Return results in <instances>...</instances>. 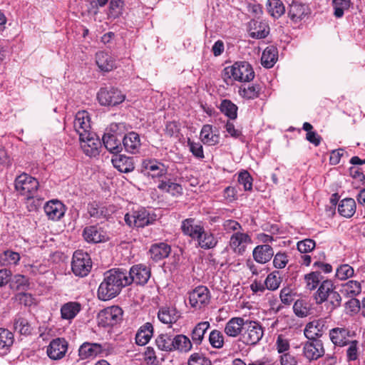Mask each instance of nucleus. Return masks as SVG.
Listing matches in <instances>:
<instances>
[{
	"instance_id": "e433bc0d",
	"label": "nucleus",
	"mask_w": 365,
	"mask_h": 365,
	"mask_svg": "<svg viewBox=\"0 0 365 365\" xmlns=\"http://www.w3.org/2000/svg\"><path fill=\"white\" fill-rule=\"evenodd\" d=\"M158 318L162 323L168 324L176 322L179 315L177 310L174 308L162 307L158 311Z\"/></svg>"
},
{
	"instance_id": "5fc2aeb1",
	"label": "nucleus",
	"mask_w": 365,
	"mask_h": 365,
	"mask_svg": "<svg viewBox=\"0 0 365 365\" xmlns=\"http://www.w3.org/2000/svg\"><path fill=\"white\" fill-rule=\"evenodd\" d=\"M341 302V297L340 294L334 290L329 294L324 303H325V306L328 312H331L335 309L340 307Z\"/></svg>"
},
{
	"instance_id": "6e6d98bb",
	"label": "nucleus",
	"mask_w": 365,
	"mask_h": 365,
	"mask_svg": "<svg viewBox=\"0 0 365 365\" xmlns=\"http://www.w3.org/2000/svg\"><path fill=\"white\" fill-rule=\"evenodd\" d=\"M323 277L320 272H312L304 276L307 283V288L309 290L315 289Z\"/></svg>"
},
{
	"instance_id": "f257e3e1",
	"label": "nucleus",
	"mask_w": 365,
	"mask_h": 365,
	"mask_svg": "<svg viewBox=\"0 0 365 365\" xmlns=\"http://www.w3.org/2000/svg\"><path fill=\"white\" fill-rule=\"evenodd\" d=\"M128 280L126 269L118 268L106 271L98 289V299L107 301L115 297L123 287L128 286Z\"/></svg>"
},
{
	"instance_id": "774afa93",
	"label": "nucleus",
	"mask_w": 365,
	"mask_h": 365,
	"mask_svg": "<svg viewBox=\"0 0 365 365\" xmlns=\"http://www.w3.org/2000/svg\"><path fill=\"white\" fill-rule=\"evenodd\" d=\"M123 6L124 0H110L108 15L113 18L118 17Z\"/></svg>"
},
{
	"instance_id": "4d7b16f0",
	"label": "nucleus",
	"mask_w": 365,
	"mask_h": 365,
	"mask_svg": "<svg viewBox=\"0 0 365 365\" xmlns=\"http://www.w3.org/2000/svg\"><path fill=\"white\" fill-rule=\"evenodd\" d=\"M281 283V278L279 276L278 271H274L269 274L265 279L264 284L269 290H276L279 288Z\"/></svg>"
},
{
	"instance_id": "c756f323",
	"label": "nucleus",
	"mask_w": 365,
	"mask_h": 365,
	"mask_svg": "<svg viewBox=\"0 0 365 365\" xmlns=\"http://www.w3.org/2000/svg\"><path fill=\"white\" fill-rule=\"evenodd\" d=\"M197 245L204 250L213 249L217 245V238L210 231H206L202 228V232H200L197 237Z\"/></svg>"
},
{
	"instance_id": "f704fd0d",
	"label": "nucleus",
	"mask_w": 365,
	"mask_h": 365,
	"mask_svg": "<svg viewBox=\"0 0 365 365\" xmlns=\"http://www.w3.org/2000/svg\"><path fill=\"white\" fill-rule=\"evenodd\" d=\"M278 58L277 48L274 46H267L261 57L262 65L267 68L273 67Z\"/></svg>"
},
{
	"instance_id": "f3484780",
	"label": "nucleus",
	"mask_w": 365,
	"mask_h": 365,
	"mask_svg": "<svg viewBox=\"0 0 365 365\" xmlns=\"http://www.w3.org/2000/svg\"><path fill=\"white\" fill-rule=\"evenodd\" d=\"M106 344L84 342L78 349V354L83 359L95 357L106 351Z\"/></svg>"
},
{
	"instance_id": "69168bd1",
	"label": "nucleus",
	"mask_w": 365,
	"mask_h": 365,
	"mask_svg": "<svg viewBox=\"0 0 365 365\" xmlns=\"http://www.w3.org/2000/svg\"><path fill=\"white\" fill-rule=\"evenodd\" d=\"M252 178L247 170H243L239 173L238 182L243 185L244 190L250 191L252 190Z\"/></svg>"
},
{
	"instance_id": "ddd939ff",
	"label": "nucleus",
	"mask_w": 365,
	"mask_h": 365,
	"mask_svg": "<svg viewBox=\"0 0 365 365\" xmlns=\"http://www.w3.org/2000/svg\"><path fill=\"white\" fill-rule=\"evenodd\" d=\"M325 352L322 340H309L303 344V356L309 361L317 360Z\"/></svg>"
},
{
	"instance_id": "2f4dec72",
	"label": "nucleus",
	"mask_w": 365,
	"mask_h": 365,
	"mask_svg": "<svg viewBox=\"0 0 365 365\" xmlns=\"http://www.w3.org/2000/svg\"><path fill=\"white\" fill-rule=\"evenodd\" d=\"M307 7L302 2L294 0L289 5L288 16L294 22H298L307 14Z\"/></svg>"
},
{
	"instance_id": "5701e85b",
	"label": "nucleus",
	"mask_w": 365,
	"mask_h": 365,
	"mask_svg": "<svg viewBox=\"0 0 365 365\" xmlns=\"http://www.w3.org/2000/svg\"><path fill=\"white\" fill-rule=\"evenodd\" d=\"M254 259L260 264L268 262L274 256L272 246L267 244L256 246L252 251Z\"/></svg>"
},
{
	"instance_id": "4468645a",
	"label": "nucleus",
	"mask_w": 365,
	"mask_h": 365,
	"mask_svg": "<svg viewBox=\"0 0 365 365\" xmlns=\"http://www.w3.org/2000/svg\"><path fill=\"white\" fill-rule=\"evenodd\" d=\"M43 210L49 220L58 221L65 215L66 206L58 200H51L46 203Z\"/></svg>"
},
{
	"instance_id": "864d4df0",
	"label": "nucleus",
	"mask_w": 365,
	"mask_h": 365,
	"mask_svg": "<svg viewBox=\"0 0 365 365\" xmlns=\"http://www.w3.org/2000/svg\"><path fill=\"white\" fill-rule=\"evenodd\" d=\"M261 86L258 84L248 85L240 88V94L246 99H255L259 96Z\"/></svg>"
},
{
	"instance_id": "338daca9",
	"label": "nucleus",
	"mask_w": 365,
	"mask_h": 365,
	"mask_svg": "<svg viewBox=\"0 0 365 365\" xmlns=\"http://www.w3.org/2000/svg\"><path fill=\"white\" fill-rule=\"evenodd\" d=\"M358 344L359 342L356 340L349 341L346 344L348 346V349L346 350V357L348 361H356L358 359Z\"/></svg>"
},
{
	"instance_id": "412c9836",
	"label": "nucleus",
	"mask_w": 365,
	"mask_h": 365,
	"mask_svg": "<svg viewBox=\"0 0 365 365\" xmlns=\"http://www.w3.org/2000/svg\"><path fill=\"white\" fill-rule=\"evenodd\" d=\"M122 143L125 150L132 154L138 153L141 147L140 135L133 131L124 135Z\"/></svg>"
},
{
	"instance_id": "aec40b11",
	"label": "nucleus",
	"mask_w": 365,
	"mask_h": 365,
	"mask_svg": "<svg viewBox=\"0 0 365 365\" xmlns=\"http://www.w3.org/2000/svg\"><path fill=\"white\" fill-rule=\"evenodd\" d=\"M82 235L88 243L96 244L105 242L106 240L103 230L98 225L86 226L83 230Z\"/></svg>"
},
{
	"instance_id": "e2e57ef3",
	"label": "nucleus",
	"mask_w": 365,
	"mask_h": 365,
	"mask_svg": "<svg viewBox=\"0 0 365 365\" xmlns=\"http://www.w3.org/2000/svg\"><path fill=\"white\" fill-rule=\"evenodd\" d=\"M354 275V269L347 264L340 265L336 272V277L340 280H345Z\"/></svg>"
},
{
	"instance_id": "58836bf2",
	"label": "nucleus",
	"mask_w": 365,
	"mask_h": 365,
	"mask_svg": "<svg viewBox=\"0 0 365 365\" xmlns=\"http://www.w3.org/2000/svg\"><path fill=\"white\" fill-rule=\"evenodd\" d=\"M200 138L204 144L215 145L219 143L220 136L213 133L212 126L210 125H204L200 131Z\"/></svg>"
},
{
	"instance_id": "680f3d73",
	"label": "nucleus",
	"mask_w": 365,
	"mask_h": 365,
	"mask_svg": "<svg viewBox=\"0 0 365 365\" xmlns=\"http://www.w3.org/2000/svg\"><path fill=\"white\" fill-rule=\"evenodd\" d=\"M273 257L272 263L276 269H283L288 264L289 257L285 252H278Z\"/></svg>"
},
{
	"instance_id": "c03bdc74",
	"label": "nucleus",
	"mask_w": 365,
	"mask_h": 365,
	"mask_svg": "<svg viewBox=\"0 0 365 365\" xmlns=\"http://www.w3.org/2000/svg\"><path fill=\"white\" fill-rule=\"evenodd\" d=\"M21 259L19 252L7 250L0 254V266L16 265Z\"/></svg>"
},
{
	"instance_id": "a211bd4d",
	"label": "nucleus",
	"mask_w": 365,
	"mask_h": 365,
	"mask_svg": "<svg viewBox=\"0 0 365 365\" xmlns=\"http://www.w3.org/2000/svg\"><path fill=\"white\" fill-rule=\"evenodd\" d=\"M251 242V237L248 234L237 232L230 237V246L235 253L242 255L245 252L247 245Z\"/></svg>"
},
{
	"instance_id": "9b49d317",
	"label": "nucleus",
	"mask_w": 365,
	"mask_h": 365,
	"mask_svg": "<svg viewBox=\"0 0 365 365\" xmlns=\"http://www.w3.org/2000/svg\"><path fill=\"white\" fill-rule=\"evenodd\" d=\"M210 300V292L205 286H198L189 292V302L192 307L200 309L207 305Z\"/></svg>"
},
{
	"instance_id": "a18cd8bd",
	"label": "nucleus",
	"mask_w": 365,
	"mask_h": 365,
	"mask_svg": "<svg viewBox=\"0 0 365 365\" xmlns=\"http://www.w3.org/2000/svg\"><path fill=\"white\" fill-rule=\"evenodd\" d=\"M267 12L274 19L279 18L285 11V8L281 0H267Z\"/></svg>"
},
{
	"instance_id": "393cba45",
	"label": "nucleus",
	"mask_w": 365,
	"mask_h": 365,
	"mask_svg": "<svg viewBox=\"0 0 365 365\" xmlns=\"http://www.w3.org/2000/svg\"><path fill=\"white\" fill-rule=\"evenodd\" d=\"M203 226L200 224H195L193 218H187L182 221L181 230L185 235L190 237L193 240H196L201 232H202Z\"/></svg>"
},
{
	"instance_id": "f8f14e48",
	"label": "nucleus",
	"mask_w": 365,
	"mask_h": 365,
	"mask_svg": "<svg viewBox=\"0 0 365 365\" xmlns=\"http://www.w3.org/2000/svg\"><path fill=\"white\" fill-rule=\"evenodd\" d=\"M68 346V341L64 338L53 339L47 346V355L52 360H60L65 356Z\"/></svg>"
},
{
	"instance_id": "dca6fc26",
	"label": "nucleus",
	"mask_w": 365,
	"mask_h": 365,
	"mask_svg": "<svg viewBox=\"0 0 365 365\" xmlns=\"http://www.w3.org/2000/svg\"><path fill=\"white\" fill-rule=\"evenodd\" d=\"M142 173L152 178L162 177L167 173V168L155 160L147 159L142 163Z\"/></svg>"
},
{
	"instance_id": "bf43d9fd",
	"label": "nucleus",
	"mask_w": 365,
	"mask_h": 365,
	"mask_svg": "<svg viewBox=\"0 0 365 365\" xmlns=\"http://www.w3.org/2000/svg\"><path fill=\"white\" fill-rule=\"evenodd\" d=\"M127 130L125 123H112L106 129L105 133L118 137L122 135Z\"/></svg>"
},
{
	"instance_id": "8fccbe9b",
	"label": "nucleus",
	"mask_w": 365,
	"mask_h": 365,
	"mask_svg": "<svg viewBox=\"0 0 365 365\" xmlns=\"http://www.w3.org/2000/svg\"><path fill=\"white\" fill-rule=\"evenodd\" d=\"M351 0H332L331 5L334 9V16L336 19L343 17L344 12L351 6Z\"/></svg>"
},
{
	"instance_id": "9d476101",
	"label": "nucleus",
	"mask_w": 365,
	"mask_h": 365,
	"mask_svg": "<svg viewBox=\"0 0 365 365\" xmlns=\"http://www.w3.org/2000/svg\"><path fill=\"white\" fill-rule=\"evenodd\" d=\"M126 277L128 279V285L133 282L144 285L150 277V269L142 264H135L130 267L129 272L126 270Z\"/></svg>"
},
{
	"instance_id": "6ab92c4d",
	"label": "nucleus",
	"mask_w": 365,
	"mask_h": 365,
	"mask_svg": "<svg viewBox=\"0 0 365 365\" xmlns=\"http://www.w3.org/2000/svg\"><path fill=\"white\" fill-rule=\"evenodd\" d=\"M245 319V318L240 317H235L230 319L225 325V334L232 338L240 336L241 339Z\"/></svg>"
},
{
	"instance_id": "bb28decb",
	"label": "nucleus",
	"mask_w": 365,
	"mask_h": 365,
	"mask_svg": "<svg viewBox=\"0 0 365 365\" xmlns=\"http://www.w3.org/2000/svg\"><path fill=\"white\" fill-rule=\"evenodd\" d=\"M73 127L79 135L81 133H90V117L87 111L81 110L76 114Z\"/></svg>"
},
{
	"instance_id": "c85d7f7f",
	"label": "nucleus",
	"mask_w": 365,
	"mask_h": 365,
	"mask_svg": "<svg viewBox=\"0 0 365 365\" xmlns=\"http://www.w3.org/2000/svg\"><path fill=\"white\" fill-rule=\"evenodd\" d=\"M334 290L332 281L329 279L323 280L314 296L316 304H322L324 303L329 294Z\"/></svg>"
},
{
	"instance_id": "de8ad7c7",
	"label": "nucleus",
	"mask_w": 365,
	"mask_h": 365,
	"mask_svg": "<svg viewBox=\"0 0 365 365\" xmlns=\"http://www.w3.org/2000/svg\"><path fill=\"white\" fill-rule=\"evenodd\" d=\"M173 336L167 334H162L155 339V344L159 350L166 352L173 351Z\"/></svg>"
},
{
	"instance_id": "13d9d810",
	"label": "nucleus",
	"mask_w": 365,
	"mask_h": 365,
	"mask_svg": "<svg viewBox=\"0 0 365 365\" xmlns=\"http://www.w3.org/2000/svg\"><path fill=\"white\" fill-rule=\"evenodd\" d=\"M294 314L301 318L307 317L309 314L308 303L303 299L297 300L293 305Z\"/></svg>"
},
{
	"instance_id": "a19ab883",
	"label": "nucleus",
	"mask_w": 365,
	"mask_h": 365,
	"mask_svg": "<svg viewBox=\"0 0 365 365\" xmlns=\"http://www.w3.org/2000/svg\"><path fill=\"white\" fill-rule=\"evenodd\" d=\"M338 212L343 217L347 218L352 217L356 212L355 200L352 198L342 200L339 205Z\"/></svg>"
},
{
	"instance_id": "052dcab7",
	"label": "nucleus",
	"mask_w": 365,
	"mask_h": 365,
	"mask_svg": "<svg viewBox=\"0 0 365 365\" xmlns=\"http://www.w3.org/2000/svg\"><path fill=\"white\" fill-rule=\"evenodd\" d=\"M209 341L212 347L220 349L224 345V336L219 330L214 329L210 333Z\"/></svg>"
},
{
	"instance_id": "6e6552de",
	"label": "nucleus",
	"mask_w": 365,
	"mask_h": 365,
	"mask_svg": "<svg viewBox=\"0 0 365 365\" xmlns=\"http://www.w3.org/2000/svg\"><path fill=\"white\" fill-rule=\"evenodd\" d=\"M97 99L101 106H115L125 101V96L114 87H103L97 93Z\"/></svg>"
},
{
	"instance_id": "f03ea898",
	"label": "nucleus",
	"mask_w": 365,
	"mask_h": 365,
	"mask_svg": "<svg viewBox=\"0 0 365 365\" xmlns=\"http://www.w3.org/2000/svg\"><path fill=\"white\" fill-rule=\"evenodd\" d=\"M254 77L253 68L247 61L235 62L232 66L225 67L222 71V78L227 84L229 83L228 80L249 82Z\"/></svg>"
},
{
	"instance_id": "37998d69",
	"label": "nucleus",
	"mask_w": 365,
	"mask_h": 365,
	"mask_svg": "<svg viewBox=\"0 0 365 365\" xmlns=\"http://www.w3.org/2000/svg\"><path fill=\"white\" fill-rule=\"evenodd\" d=\"M158 188L173 196H178L182 193V186L178 183L172 182L170 179L161 180L158 185Z\"/></svg>"
},
{
	"instance_id": "2eb2a0df",
	"label": "nucleus",
	"mask_w": 365,
	"mask_h": 365,
	"mask_svg": "<svg viewBox=\"0 0 365 365\" xmlns=\"http://www.w3.org/2000/svg\"><path fill=\"white\" fill-rule=\"evenodd\" d=\"M326 329L325 322L323 319H316L307 324L304 334L309 340H320L319 338Z\"/></svg>"
},
{
	"instance_id": "473e14b6",
	"label": "nucleus",
	"mask_w": 365,
	"mask_h": 365,
	"mask_svg": "<svg viewBox=\"0 0 365 365\" xmlns=\"http://www.w3.org/2000/svg\"><path fill=\"white\" fill-rule=\"evenodd\" d=\"M14 342V334L7 329L0 328V353L6 354Z\"/></svg>"
},
{
	"instance_id": "49530a36",
	"label": "nucleus",
	"mask_w": 365,
	"mask_h": 365,
	"mask_svg": "<svg viewBox=\"0 0 365 365\" xmlns=\"http://www.w3.org/2000/svg\"><path fill=\"white\" fill-rule=\"evenodd\" d=\"M14 328L22 335H29L33 330L29 321L20 315L15 317L14 319Z\"/></svg>"
},
{
	"instance_id": "ea45409f",
	"label": "nucleus",
	"mask_w": 365,
	"mask_h": 365,
	"mask_svg": "<svg viewBox=\"0 0 365 365\" xmlns=\"http://www.w3.org/2000/svg\"><path fill=\"white\" fill-rule=\"evenodd\" d=\"M210 324L208 322H201L196 324L191 332V339L192 343L199 345L202 343L204 335L210 328Z\"/></svg>"
},
{
	"instance_id": "b1692460",
	"label": "nucleus",
	"mask_w": 365,
	"mask_h": 365,
	"mask_svg": "<svg viewBox=\"0 0 365 365\" xmlns=\"http://www.w3.org/2000/svg\"><path fill=\"white\" fill-rule=\"evenodd\" d=\"M250 36L253 38H264L269 34V26L265 21L252 20L249 23Z\"/></svg>"
},
{
	"instance_id": "a878e982",
	"label": "nucleus",
	"mask_w": 365,
	"mask_h": 365,
	"mask_svg": "<svg viewBox=\"0 0 365 365\" xmlns=\"http://www.w3.org/2000/svg\"><path fill=\"white\" fill-rule=\"evenodd\" d=\"M349 330L344 327H336L329 331L331 342L339 346H346L349 337Z\"/></svg>"
},
{
	"instance_id": "0e129e2a",
	"label": "nucleus",
	"mask_w": 365,
	"mask_h": 365,
	"mask_svg": "<svg viewBox=\"0 0 365 365\" xmlns=\"http://www.w3.org/2000/svg\"><path fill=\"white\" fill-rule=\"evenodd\" d=\"M188 365H212L211 361L200 353H194L190 355Z\"/></svg>"
},
{
	"instance_id": "4be33fe9",
	"label": "nucleus",
	"mask_w": 365,
	"mask_h": 365,
	"mask_svg": "<svg viewBox=\"0 0 365 365\" xmlns=\"http://www.w3.org/2000/svg\"><path fill=\"white\" fill-rule=\"evenodd\" d=\"M111 162L114 168L121 173H130L135 168L133 158L125 155H114Z\"/></svg>"
},
{
	"instance_id": "c9c22d12",
	"label": "nucleus",
	"mask_w": 365,
	"mask_h": 365,
	"mask_svg": "<svg viewBox=\"0 0 365 365\" xmlns=\"http://www.w3.org/2000/svg\"><path fill=\"white\" fill-rule=\"evenodd\" d=\"M103 143L105 148L110 152L115 155L119 153L123 146L121 145L122 140L118 139V137L104 133L102 138Z\"/></svg>"
},
{
	"instance_id": "3c124183",
	"label": "nucleus",
	"mask_w": 365,
	"mask_h": 365,
	"mask_svg": "<svg viewBox=\"0 0 365 365\" xmlns=\"http://www.w3.org/2000/svg\"><path fill=\"white\" fill-rule=\"evenodd\" d=\"M220 110L230 119L234 120L237 117V106L230 100H222L220 106Z\"/></svg>"
},
{
	"instance_id": "1a4fd4ad",
	"label": "nucleus",
	"mask_w": 365,
	"mask_h": 365,
	"mask_svg": "<svg viewBox=\"0 0 365 365\" xmlns=\"http://www.w3.org/2000/svg\"><path fill=\"white\" fill-rule=\"evenodd\" d=\"M83 152L91 158L99 155L101 147L100 139L93 133H81L79 137Z\"/></svg>"
},
{
	"instance_id": "7c9ffc66",
	"label": "nucleus",
	"mask_w": 365,
	"mask_h": 365,
	"mask_svg": "<svg viewBox=\"0 0 365 365\" xmlns=\"http://www.w3.org/2000/svg\"><path fill=\"white\" fill-rule=\"evenodd\" d=\"M153 334V327L150 322L142 325L135 334V343L139 346L147 344Z\"/></svg>"
},
{
	"instance_id": "72a5a7b5",
	"label": "nucleus",
	"mask_w": 365,
	"mask_h": 365,
	"mask_svg": "<svg viewBox=\"0 0 365 365\" xmlns=\"http://www.w3.org/2000/svg\"><path fill=\"white\" fill-rule=\"evenodd\" d=\"M96 61L99 68L103 71L108 72L115 67L113 58L104 51H99L96 53Z\"/></svg>"
},
{
	"instance_id": "7ed1b4c3",
	"label": "nucleus",
	"mask_w": 365,
	"mask_h": 365,
	"mask_svg": "<svg viewBox=\"0 0 365 365\" xmlns=\"http://www.w3.org/2000/svg\"><path fill=\"white\" fill-rule=\"evenodd\" d=\"M124 220L129 227H144L153 225L157 220V215L152 210L140 207L125 214Z\"/></svg>"
},
{
	"instance_id": "603ef678",
	"label": "nucleus",
	"mask_w": 365,
	"mask_h": 365,
	"mask_svg": "<svg viewBox=\"0 0 365 365\" xmlns=\"http://www.w3.org/2000/svg\"><path fill=\"white\" fill-rule=\"evenodd\" d=\"M29 283L28 279L21 274H16L11 281V287L19 292H25L29 289Z\"/></svg>"
},
{
	"instance_id": "0eeeda50",
	"label": "nucleus",
	"mask_w": 365,
	"mask_h": 365,
	"mask_svg": "<svg viewBox=\"0 0 365 365\" xmlns=\"http://www.w3.org/2000/svg\"><path fill=\"white\" fill-rule=\"evenodd\" d=\"M123 314V312L120 307H108L98 313L97 317L98 324L102 327H113L122 321Z\"/></svg>"
},
{
	"instance_id": "423d86ee",
	"label": "nucleus",
	"mask_w": 365,
	"mask_h": 365,
	"mask_svg": "<svg viewBox=\"0 0 365 365\" xmlns=\"http://www.w3.org/2000/svg\"><path fill=\"white\" fill-rule=\"evenodd\" d=\"M92 262L90 255L82 250H77L73 253L71 269L76 276L83 277L91 272Z\"/></svg>"
},
{
	"instance_id": "20e7f679",
	"label": "nucleus",
	"mask_w": 365,
	"mask_h": 365,
	"mask_svg": "<svg viewBox=\"0 0 365 365\" xmlns=\"http://www.w3.org/2000/svg\"><path fill=\"white\" fill-rule=\"evenodd\" d=\"M15 189L21 195H25L28 200L37 197L38 181L26 173H22L15 180Z\"/></svg>"
},
{
	"instance_id": "09e8293b",
	"label": "nucleus",
	"mask_w": 365,
	"mask_h": 365,
	"mask_svg": "<svg viewBox=\"0 0 365 365\" xmlns=\"http://www.w3.org/2000/svg\"><path fill=\"white\" fill-rule=\"evenodd\" d=\"M88 212L91 217L97 219L108 218L109 215L106 207L99 205L96 202H92L88 205Z\"/></svg>"
},
{
	"instance_id": "4c0bfd02",
	"label": "nucleus",
	"mask_w": 365,
	"mask_h": 365,
	"mask_svg": "<svg viewBox=\"0 0 365 365\" xmlns=\"http://www.w3.org/2000/svg\"><path fill=\"white\" fill-rule=\"evenodd\" d=\"M173 351H178L180 352H187L192 349V341L185 335L178 334L175 336H173Z\"/></svg>"
},
{
	"instance_id": "39448f33",
	"label": "nucleus",
	"mask_w": 365,
	"mask_h": 365,
	"mask_svg": "<svg viewBox=\"0 0 365 365\" xmlns=\"http://www.w3.org/2000/svg\"><path fill=\"white\" fill-rule=\"evenodd\" d=\"M241 341L246 345H256L264 336V329L257 321L245 319Z\"/></svg>"
},
{
	"instance_id": "cd10ccee",
	"label": "nucleus",
	"mask_w": 365,
	"mask_h": 365,
	"mask_svg": "<svg viewBox=\"0 0 365 365\" xmlns=\"http://www.w3.org/2000/svg\"><path fill=\"white\" fill-rule=\"evenodd\" d=\"M171 252V247L167 243L160 242L153 245L149 250L150 258L158 262L168 257Z\"/></svg>"
},
{
	"instance_id": "79ce46f5",
	"label": "nucleus",
	"mask_w": 365,
	"mask_h": 365,
	"mask_svg": "<svg viewBox=\"0 0 365 365\" xmlns=\"http://www.w3.org/2000/svg\"><path fill=\"white\" fill-rule=\"evenodd\" d=\"M81 311V304L76 302H69L61 308V317L63 319H72Z\"/></svg>"
}]
</instances>
